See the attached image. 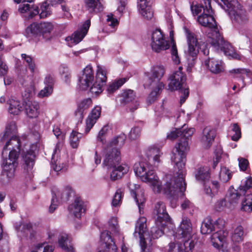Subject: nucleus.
I'll return each mask as SVG.
<instances>
[{
    "instance_id": "nucleus-55",
    "label": "nucleus",
    "mask_w": 252,
    "mask_h": 252,
    "mask_svg": "<svg viewBox=\"0 0 252 252\" xmlns=\"http://www.w3.org/2000/svg\"><path fill=\"white\" fill-rule=\"evenodd\" d=\"M40 10L41 12L39 13L40 18H45L49 16L52 13L49 4L46 2H44L41 4Z\"/></svg>"
},
{
    "instance_id": "nucleus-9",
    "label": "nucleus",
    "mask_w": 252,
    "mask_h": 252,
    "mask_svg": "<svg viewBox=\"0 0 252 252\" xmlns=\"http://www.w3.org/2000/svg\"><path fill=\"white\" fill-rule=\"evenodd\" d=\"M165 72V69L163 65L154 66L150 72L147 74L145 87H157L158 91L164 88V84L160 80Z\"/></svg>"
},
{
    "instance_id": "nucleus-54",
    "label": "nucleus",
    "mask_w": 252,
    "mask_h": 252,
    "mask_svg": "<svg viewBox=\"0 0 252 252\" xmlns=\"http://www.w3.org/2000/svg\"><path fill=\"white\" fill-rule=\"evenodd\" d=\"M16 126L14 122L10 123L6 127L5 131L2 137V139H5L9 137H11L16 133Z\"/></svg>"
},
{
    "instance_id": "nucleus-8",
    "label": "nucleus",
    "mask_w": 252,
    "mask_h": 252,
    "mask_svg": "<svg viewBox=\"0 0 252 252\" xmlns=\"http://www.w3.org/2000/svg\"><path fill=\"white\" fill-rule=\"evenodd\" d=\"M146 219L140 218L137 221L134 236L139 237L140 244L142 252H151L152 251V239L146 232Z\"/></svg>"
},
{
    "instance_id": "nucleus-14",
    "label": "nucleus",
    "mask_w": 252,
    "mask_h": 252,
    "mask_svg": "<svg viewBox=\"0 0 252 252\" xmlns=\"http://www.w3.org/2000/svg\"><path fill=\"white\" fill-rule=\"evenodd\" d=\"M72 192L71 188L68 187L63 189L53 190L52 199L49 209V212L50 213L54 212L61 202L66 201Z\"/></svg>"
},
{
    "instance_id": "nucleus-49",
    "label": "nucleus",
    "mask_w": 252,
    "mask_h": 252,
    "mask_svg": "<svg viewBox=\"0 0 252 252\" xmlns=\"http://www.w3.org/2000/svg\"><path fill=\"white\" fill-rule=\"evenodd\" d=\"M166 225L158 226L156 223V226L152 227L151 233L153 239H158L161 237L164 233Z\"/></svg>"
},
{
    "instance_id": "nucleus-59",
    "label": "nucleus",
    "mask_w": 252,
    "mask_h": 252,
    "mask_svg": "<svg viewBox=\"0 0 252 252\" xmlns=\"http://www.w3.org/2000/svg\"><path fill=\"white\" fill-rule=\"evenodd\" d=\"M141 128L139 126H134L131 129L129 133V137L132 140L138 138L141 134Z\"/></svg>"
},
{
    "instance_id": "nucleus-52",
    "label": "nucleus",
    "mask_w": 252,
    "mask_h": 252,
    "mask_svg": "<svg viewBox=\"0 0 252 252\" xmlns=\"http://www.w3.org/2000/svg\"><path fill=\"white\" fill-rule=\"evenodd\" d=\"M207 3L205 0H201L200 4H196L191 5V10L193 15H198L203 11L204 13V9L207 8Z\"/></svg>"
},
{
    "instance_id": "nucleus-48",
    "label": "nucleus",
    "mask_w": 252,
    "mask_h": 252,
    "mask_svg": "<svg viewBox=\"0 0 252 252\" xmlns=\"http://www.w3.org/2000/svg\"><path fill=\"white\" fill-rule=\"evenodd\" d=\"M126 81V79H120L110 84L107 89L108 94H112L121 87Z\"/></svg>"
},
{
    "instance_id": "nucleus-47",
    "label": "nucleus",
    "mask_w": 252,
    "mask_h": 252,
    "mask_svg": "<svg viewBox=\"0 0 252 252\" xmlns=\"http://www.w3.org/2000/svg\"><path fill=\"white\" fill-rule=\"evenodd\" d=\"M83 134L75 131H72L70 136V144L73 148H77L80 139L82 137Z\"/></svg>"
},
{
    "instance_id": "nucleus-40",
    "label": "nucleus",
    "mask_w": 252,
    "mask_h": 252,
    "mask_svg": "<svg viewBox=\"0 0 252 252\" xmlns=\"http://www.w3.org/2000/svg\"><path fill=\"white\" fill-rule=\"evenodd\" d=\"M189 238H187V240H183L181 243L178 245L177 249L179 252H192V250L194 247L196 241L191 240Z\"/></svg>"
},
{
    "instance_id": "nucleus-15",
    "label": "nucleus",
    "mask_w": 252,
    "mask_h": 252,
    "mask_svg": "<svg viewBox=\"0 0 252 252\" xmlns=\"http://www.w3.org/2000/svg\"><path fill=\"white\" fill-rule=\"evenodd\" d=\"M121 158L120 151L112 146H108L104 150L103 164L108 167L118 165Z\"/></svg>"
},
{
    "instance_id": "nucleus-63",
    "label": "nucleus",
    "mask_w": 252,
    "mask_h": 252,
    "mask_svg": "<svg viewBox=\"0 0 252 252\" xmlns=\"http://www.w3.org/2000/svg\"><path fill=\"white\" fill-rule=\"evenodd\" d=\"M226 235V233L223 234V238L221 241V244L218 245L217 246H213L214 247L216 248H219L220 246H221V248L219 250V252H229V250L227 247V244L225 242V236Z\"/></svg>"
},
{
    "instance_id": "nucleus-30",
    "label": "nucleus",
    "mask_w": 252,
    "mask_h": 252,
    "mask_svg": "<svg viewBox=\"0 0 252 252\" xmlns=\"http://www.w3.org/2000/svg\"><path fill=\"white\" fill-rule=\"evenodd\" d=\"M33 148H35L34 146H32L29 150L24 152L23 155V158L25 162L24 168L27 171H31L34 164L35 153Z\"/></svg>"
},
{
    "instance_id": "nucleus-11",
    "label": "nucleus",
    "mask_w": 252,
    "mask_h": 252,
    "mask_svg": "<svg viewBox=\"0 0 252 252\" xmlns=\"http://www.w3.org/2000/svg\"><path fill=\"white\" fill-rule=\"evenodd\" d=\"M210 43L216 50L222 51L226 56L234 59H240V55L235 52L234 47L224 39L220 33L219 36L212 37Z\"/></svg>"
},
{
    "instance_id": "nucleus-18",
    "label": "nucleus",
    "mask_w": 252,
    "mask_h": 252,
    "mask_svg": "<svg viewBox=\"0 0 252 252\" xmlns=\"http://www.w3.org/2000/svg\"><path fill=\"white\" fill-rule=\"evenodd\" d=\"M107 80L106 71L104 67L98 65L96 70L95 81L90 88L93 94H99L102 91V87Z\"/></svg>"
},
{
    "instance_id": "nucleus-16",
    "label": "nucleus",
    "mask_w": 252,
    "mask_h": 252,
    "mask_svg": "<svg viewBox=\"0 0 252 252\" xmlns=\"http://www.w3.org/2000/svg\"><path fill=\"white\" fill-rule=\"evenodd\" d=\"M252 187V178L251 177L242 180L241 185L237 190L231 192L228 197L230 203L237 202L241 196L245 195L249 189Z\"/></svg>"
},
{
    "instance_id": "nucleus-51",
    "label": "nucleus",
    "mask_w": 252,
    "mask_h": 252,
    "mask_svg": "<svg viewBox=\"0 0 252 252\" xmlns=\"http://www.w3.org/2000/svg\"><path fill=\"white\" fill-rule=\"evenodd\" d=\"M229 135L233 141H238L241 136L240 128L237 124H233L231 130L229 131Z\"/></svg>"
},
{
    "instance_id": "nucleus-28",
    "label": "nucleus",
    "mask_w": 252,
    "mask_h": 252,
    "mask_svg": "<svg viewBox=\"0 0 252 252\" xmlns=\"http://www.w3.org/2000/svg\"><path fill=\"white\" fill-rule=\"evenodd\" d=\"M101 113V107L100 106L95 107L92 110L90 115L86 120V126L85 128V134H87L95 124L96 120L99 118Z\"/></svg>"
},
{
    "instance_id": "nucleus-53",
    "label": "nucleus",
    "mask_w": 252,
    "mask_h": 252,
    "mask_svg": "<svg viewBox=\"0 0 252 252\" xmlns=\"http://www.w3.org/2000/svg\"><path fill=\"white\" fill-rule=\"evenodd\" d=\"M21 58L22 59L27 63L32 73H33L35 68V64L33 58L26 54H22Z\"/></svg>"
},
{
    "instance_id": "nucleus-31",
    "label": "nucleus",
    "mask_w": 252,
    "mask_h": 252,
    "mask_svg": "<svg viewBox=\"0 0 252 252\" xmlns=\"http://www.w3.org/2000/svg\"><path fill=\"white\" fill-rule=\"evenodd\" d=\"M192 227L190 220L184 218L181 222L178 233L183 238H189L191 237Z\"/></svg>"
},
{
    "instance_id": "nucleus-56",
    "label": "nucleus",
    "mask_w": 252,
    "mask_h": 252,
    "mask_svg": "<svg viewBox=\"0 0 252 252\" xmlns=\"http://www.w3.org/2000/svg\"><path fill=\"white\" fill-rule=\"evenodd\" d=\"M106 22L107 26L111 28L109 32H114L115 28L118 26L119 24L118 20L113 17V14H110L107 16Z\"/></svg>"
},
{
    "instance_id": "nucleus-23",
    "label": "nucleus",
    "mask_w": 252,
    "mask_h": 252,
    "mask_svg": "<svg viewBox=\"0 0 252 252\" xmlns=\"http://www.w3.org/2000/svg\"><path fill=\"white\" fill-rule=\"evenodd\" d=\"M100 242L102 252H116L117 248L113 242L110 233L108 231H105L101 233L100 235ZM99 252H102L101 251Z\"/></svg>"
},
{
    "instance_id": "nucleus-38",
    "label": "nucleus",
    "mask_w": 252,
    "mask_h": 252,
    "mask_svg": "<svg viewBox=\"0 0 252 252\" xmlns=\"http://www.w3.org/2000/svg\"><path fill=\"white\" fill-rule=\"evenodd\" d=\"M14 227L17 231L18 235L20 236H23L31 232L32 229V225L30 222L20 221L15 223Z\"/></svg>"
},
{
    "instance_id": "nucleus-45",
    "label": "nucleus",
    "mask_w": 252,
    "mask_h": 252,
    "mask_svg": "<svg viewBox=\"0 0 252 252\" xmlns=\"http://www.w3.org/2000/svg\"><path fill=\"white\" fill-rule=\"evenodd\" d=\"M219 189V182L217 181H213L211 182V187L205 186L204 190L207 194L213 197L218 193Z\"/></svg>"
},
{
    "instance_id": "nucleus-36",
    "label": "nucleus",
    "mask_w": 252,
    "mask_h": 252,
    "mask_svg": "<svg viewBox=\"0 0 252 252\" xmlns=\"http://www.w3.org/2000/svg\"><path fill=\"white\" fill-rule=\"evenodd\" d=\"M205 64L211 72L215 74L220 73L224 69L222 62L215 59H210L208 61H206Z\"/></svg>"
},
{
    "instance_id": "nucleus-26",
    "label": "nucleus",
    "mask_w": 252,
    "mask_h": 252,
    "mask_svg": "<svg viewBox=\"0 0 252 252\" xmlns=\"http://www.w3.org/2000/svg\"><path fill=\"white\" fill-rule=\"evenodd\" d=\"M25 112L30 118H36L39 114V105L37 102L28 99L25 102Z\"/></svg>"
},
{
    "instance_id": "nucleus-41",
    "label": "nucleus",
    "mask_w": 252,
    "mask_h": 252,
    "mask_svg": "<svg viewBox=\"0 0 252 252\" xmlns=\"http://www.w3.org/2000/svg\"><path fill=\"white\" fill-rule=\"evenodd\" d=\"M9 112L14 115H18L22 110L23 104L18 100L15 99L9 101Z\"/></svg>"
},
{
    "instance_id": "nucleus-39",
    "label": "nucleus",
    "mask_w": 252,
    "mask_h": 252,
    "mask_svg": "<svg viewBox=\"0 0 252 252\" xmlns=\"http://www.w3.org/2000/svg\"><path fill=\"white\" fill-rule=\"evenodd\" d=\"M58 244L60 247L66 252H74V249L70 244L68 235L67 234H61L58 238Z\"/></svg>"
},
{
    "instance_id": "nucleus-44",
    "label": "nucleus",
    "mask_w": 252,
    "mask_h": 252,
    "mask_svg": "<svg viewBox=\"0 0 252 252\" xmlns=\"http://www.w3.org/2000/svg\"><path fill=\"white\" fill-rule=\"evenodd\" d=\"M245 233L243 227L241 226H238L234 230L231 235V239L232 241L240 243L243 240Z\"/></svg>"
},
{
    "instance_id": "nucleus-35",
    "label": "nucleus",
    "mask_w": 252,
    "mask_h": 252,
    "mask_svg": "<svg viewBox=\"0 0 252 252\" xmlns=\"http://www.w3.org/2000/svg\"><path fill=\"white\" fill-rule=\"evenodd\" d=\"M139 11L145 18L149 20L153 16V12L148 4V0H138Z\"/></svg>"
},
{
    "instance_id": "nucleus-62",
    "label": "nucleus",
    "mask_w": 252,
    "mask_h": 252,
    "mask_svg": "<svg viewBox=\"0 0 252 252\" xmlns=\"http://www.w3.org/2000/svg\"><path fill=\"white\" fill-rule=\"evenodd\" d=\"M153 88H154V89L149 94L147 100L148 104H152L156 100L157 96L160 91L158 90L157 87Z\"/></svg>"
},
{
    "instance_id": "nucleus-7",
    "label": "nucleus",
    "mask_w": 252,
    "mask_h": 252,
    "mask_svg": "<svg viewBox=\"0 0 252 252\" xmlns=\"http://www.w3.org/2000/svg\"><path fill=\"white\" fill-rule=\"evenodd\" d=\"M207 3V8L204 9V13L197 17V21L202 26L208 28L211 31V35L208 36L212 38L219 36V31L213 16V11L211 6V0H205Z\"/></svg>"
},
{
    "instance_id": "nucleus-37",
    "label": "nucleus",
    "mask_w": 252,
    "mask_h": 252,
    "mask_svg": "<svg viewBox=\"0 0 252 252\" xmlns=\"http://www.w3.org/2000/svg\"><path fill=\"white\" fill-rule=\"evenodd\" d=\"M229 73L231 74L233 78L236 79L240 78L242 83L241 86V89L245 87L246 85V83L244 82L245 79L247 77H250L251 76V73L245 69H233L230 70Z\"/></svg>"
},
{
    "instance_id": "nucleus-19",
    "label": "nucleus",
    "mask_w": 252,
    "mask_h": 252,
    "mask_svg": "<svg viewBox=\"0 0 252 252\" xmlns=\"http://www.w3.org/2000/svg\"><path fill=\"white\" fill-rule=\"evenodd\" d=\"M94 81V72L93 67L89 64L83 70L82 75L79 78L78 85L82 90H86L93 85V82Z\"/></svg>"
},
{
    "instance_id": "nucleus-64",
    "label": "nucleus",
    "mask_w": 252,
    "mask_h": 252,
    "mask_svg": "<svg viewBox=\"0 0 252 252\" xmlns=\"http://www.w3.org/2000/svg\"><path fill=\"white\" fill-rule=\"evenodd\" d=\"M121 190L119 189L116 191L114 196L112 202V205L114 207H117L119 205L121 202Z\"/></svg>"
},
{
    "instance_id": "nucleus-2",
    "label": "nucleus",
    "mask_w": 252,
    "mask_h": 252,
    "mask_svg": "<svg viewBox=\"0 0 252 252\" xmlns=\"http://www.w3.org/2000/svg\"><path fill=\"white\" fill-rule=\"evenodd\" d=\"M20 151V138L14 135L7 141L1 153V165L2 173L3 175L6 177V180L2 181L3 184H8L13 180L18 165V159Z\"/></svg>"
},
{
    "instance_id": "nucleus-43",
    "label": "nucleus",
    "mask_w": 252,
    "mask_h": 252,
    "mask_svg": "<svg viewBox=\"0 0 252 252\" xmlns=\"http://www.w3.org/2000/svg\"><path fill=\"white\" fill-rule=\"evenodd\" d=\"M121 102L124 104H129L136 99L135 94L132 90H128L124 91L122 94Z\"/></svg>"
},
{
    "instance_id": "nucleus-58",
    "label": "nucleus",
    "mask_w": 252,
    "mask_h": 252,
    "mask_svg": "<svg viewBox=\"0 0 252 252\" xmlns=\"http://www.w3.org/2000/svg\"><path fill=\"white\" fill-rule=\"evenodd\" d=\"M108 223L109 229L111 230V231L113 232L114 234L119 233V228L118 224L117 219L116 218L113 217L110 219Z\"/></svg>"
},
{
    "instance_id": "nucleus-24",
    "label": "nucleus",
    "mask_w": 252,
    "mask_h": 252,
    "mask_svg": "<svg viewBox=\"0 0 252 252\" xmlns=\"http://www.w3.org/2000/svg\"><path fill=\"white\" fill-rule=\"evenodd\" d=\"M18 11L22 16L26 19H32L39 14L38 6L34 5H30L28 3L20 5Z\"/></svg>"
},
{
    "instance_id": "nucleus-32",
    "label": "nucleus",
    "mask_w": 252,
    "mask_h": 252,
    "mask_svg": "<svg viewBox=\"0 0 252 252\" xmlns=\"http://www.w3.org/2000/svg\"><path fill=\"white\" fill-rule=\"evenodd\" d=\"M146 154L149 159L152 158L154 166H158L161 161L162 152L161 150L155 146L149 147L147 151Z\"/></svg>"
},
{
    "instance_id": "nucleus-46",
    "label": "nucleus",
    "mask_w": 252,
    "mask_h": 252,
    "mask_svg": "<svg viewBox=\"0 0 252 252\" xmlns=\"http://www.w3.org/2000/svg\"><path fill=\"white\" fill-rule=\"evenodd\" d=\"M241 209L246 212L252 211V194H248L244 197L241 203Z\"/></svg>"
},
{
    "instance_id": "nucleus-61",
    "label": "nucleus",
    "mask_w": 252,
    "mask_h": 252,
    "mask_svg": "<svg viewBox=\"0 0 252 252\" xmlns=\"http://www.w3.org/2000/svg\"><path fill=\"white\" fill-rule=\"evenodd\" d=\"M171 53L172 60L173 62L175 63H179L180 62V58L178 56L177 47L176 46L175 43L174 42H173L172 43V45L171 49Z\"/></svg>"
},
{
    "instance_id": "nucleus-50",
    "label": "nucleus",
    "mask_w": 252,
    "mask_h": 252,
    "mask_svg": "<svg viewBox=\"0 0 252 252\" xmlns=\"http://www.w3.org/2000/svg\"><path fill=\"white\" fill-rule=\"evenodd\" d=\"M232 177V172L226 167H222L219 174L220 181L223 183L228 182Z\"/></svg>"
},
{
    "instance_id": "nucleus-10",
    "label": "nucleus",
    "mask_w": 252,
    "mask_h": 252,
    "mask_svg": "<svg viewBox=\"0 0 252 252\" xmlns=\"http://www.w3.org/2000/svg\"><path fill=\"white\" fill-rule=\"evenodd\" d=\"M54 29V26L51 22H43L39 23L34 22L29 25L26 29L25 34L28 37L42 36L44 37L50 34Z\"/></svg>"
},
{
    "instance_id": "nucleus-57",
    "label": "nucleus",
    "mask_w": 252,
    "mask_h": 252,
    "mask_svg": "<svg viewBox=\"0 0 252 252\" xmlns=\"http://www.w3.org/2000/svg\"><path fill=\"white\" fill-rule=\"evenodd\" d=\"M35 249L39 252H53L54 248L46 243H40L36 245Z\"/></svg>"
},
{
    "instance_id": "nucleus-42",
    "label": "nucleus",
    "mask_w": 252,
    "mask_h": 252,
    "mask_svg": "<svg viewBox=\"0 0 252 252\" xmlns=\"http://www.w3.org/2000/svg\"><path fill=\"white\" fill-rule=\"evenodd\" d=\"M195 176L196 179L199 181L204 182L208 180L210 177L209 168L207 166L199 168Z\"/></svg>"
},
{
    "instance_id": "nucleus-29",
    "label": "nucleus",
    "mask_w": 252,
    "mask_h": 252,
    "mask_svg": "<svg viewBox=\"0 0 252 252\" xmlns=\"http://www.w3.org/2000/svg\"><path fill=\"white\" fill-rule=\"evenodd\" d=\"M216 136V132L214 129L209 127H205L203 130L201 142L206 148H209L212 145Z\"/></svg>"
},
{
    "instance_id": "nucleus-21",
    "label": "nucleus",
    "mask_w": 252,
    "mask_h": 252,
    "mask_svg": "<svg viewBox=\"0 0 252 252\" xmlns=\"http://www.w3.org/2000/svg\"><path fill=\"white\" fill-rule=\"evenodd\" d=\"M155 213L157 216L156 223L158 226L166 225L170 218L166 210L165 204L162 202H158L155 208Z\"/></svg>"
},
{
    "instance_id": "nucleus-5",
    "label": "nucleus",
    "mask_w": 252,
    "mask_h": 252,
    "mask_svg": "<svg viewBox=\"0 0 252 252\" xmlns=\"http://www.w3.org/2000/svg\"><path fill=\"white\" fill-rule=\"evenodd\" d=\"M133 170L141 181L149 184L155 192L159 193L161 190L160 182L154 171L150 170L147 163L143 161L135 163Z\"/></svg>"
},
{
    "instance_id": "nucleus-22",
    "label": "nucleus",
    "mask_w": 252,
    "mask_h": 252,
    "mask_svg": "<svg viewBox=\"0 0 252 252\" xmlns=\"http://www.w3.org/2000/svg\"><path fill=\"white\" fill-rule=\"evenodd\" d=\"M183 68L180 66L178 70L175 71L170 77V82L168 85L171 91L180 89L186 81V76L182 71Z\"/></svg>"
},
{
    "instance_id": "nucleus-20",
    "label": "nucleus",
    "mask_w": 252,
    "mask_h": 252,
    "mask_svg": "<svg viewBox=\"0 0 252 252\" xmlns=\"http://www.w3.org/2000/svg\"><path fill=\"white\" fill-rule=\"evenodd\" d=\"M127 187L138 206L139 213L141 214L145 202V198L140 189L139 185L132 182H129Z\"/></svg>"
},
{
    "instance_id": "nucleus-34",
    "label": "nucleus",
    "mask_w": 252,
    "mask_h": 252,
    "mask_svg": "<svg viewBox=\"0 0 252 252\" xmlns=\"http://www.w3.org/2000/svg\"><path fill=\"white\" fill-rule=\"evenodd\" d=\"M109 167L113 168L110 174V179L113 181L121 178L129 170V167L126 164L116 165L115 166Z\"/></svg>"
},
{
    "instance_id": "nucleus-33",
    "label": "nucleus",
    "mask_w": 252,
    "mask_h": 252,
    "mask_svg": "<svg viewBox=\"0 0 252 252\" xmlns=\"http://www.w3.org/2000/svg\"><path fill=\"white\" fill-rule=\"evenodd\" d=\"M86 10L92 14H96L102 11L103 5L100 0H84Z\"/></svg>"
},
{
    "instance_id": "nucleus-3",
    "label": "nucleus",
    "mask_w": 252,
    "mask_h": 252,
    "mask_svg": "<svg viewBox=\"0 0 252 252\" xmlns=\"http://www.w3.org/2000/svg\"><path fill=\"white\" fill-rule=\"evenodd\" d=\"M218 1L219 0H217ZM219 4L225 11H227L229 17L236 27L247 24L249 22L247 12L236 0H220Z\"/></svg>"
},
{
    "instance_id": "nucleus-25",
    "label": "nucleus",
    "mask_w": 252,
    "mask_h": 252,
    "mask_svg": "<svg viewBox=\"0 0 252 252\" xmlns=\"http://www.w3.org/2000/svg\"><path fill=\"white\" fill-rule=\"evenodd\" d=\"M92 104V100L88 98L83 100L77 106V108L75 111V116L78 121L82 122L84 115L86 114L87 110Z\"/></svg>"
},
{
    "instance_id": "nucleus-12",
    "label": "nucleus",
    "mask_w": 252,
    "mask_h": 252,
    "mask_svg": "<svg viewBox=\"0 0 252 252\" xmlns=\"http://www.w3.org/2000/svg\"><path fill=\"white\" fill-rule=\"evenodd\" d=\"M186 126L184 125L182 128H176L174 130L171 131L169 134L167 136V138L170 140H174L177 137L181 136V139L178 143V145L173 150L172 155H173L174 151L179 147V145H183L185 142L187 144L188 149L186 151L185 153V160H186V155L187 153L189 150V146L188 144V140L189 137L191 136L194 133L195 129L193 128H190L188 129H186L185 127Z\"/></svg>"
},
{
    "instance_id": "nucleus-4",
    "label": "nucleus",
    "mask_w": 252,
    "mask_h": 252,
    "mask_svg": "<svg viewBox=\"0 0 252 252\" xmlns=\"http://www.w3.org/2000/svg\"><path fill=\"white\" fill-rule=\"evenodd\" d=\"M224 221L218 219L214 220L210 217L206 218L201 225L200 231L203 234H209L215 231L211 237V241L213 246H217L221 244L223 238V234L226 233L223 230Z\"/></svg>"
},
{
    "instance_id": "nucleus-27",
    "label": "nucleus",
    "mask_w": 252,
    "mask_h": 252,
    "mask_svg": "<svg viewBox=\"0 0 252 252\" xmlns=\"http://www.w3.org/2000/svg\"><path fill=\"white\" fill-rule=\"evenodd\" d=\"M68 211L76 218H81L82 214L85 211L83 201L80 198H76L74 202L69 206Z\"/></svg>"
},
{
    "instance_id": "nucleus-60",
    "label": "nucleus",
    "mask_w": 252,
    "mask_h": 252,
    "mask_svg": "<svg viewBox=\"0 0 252 252\" xmlns=\"http://www.w3.org/2000/svg\"><path fill=\"white\" fill-rule=\"evenodd\" d=\"M126 137L124 134H122L115 138L111 142L109 146H121L124 145Z\"/></svg>"
},
{
    "instance_id": "nucleus-1",
    "label": "nucleus",
    "mask_w": 252,
    "mask_h": 252,
    "mask_svg": "<svg viewBox=\"0 0 252 252\" xmlns=\"http://www.w3.org/2000/svg\"><path fill=\"white\" fill-rule=\"evenodd\" d=\"M188 149L187 144H181L174 151L171 160L174 164L175 175L173 177L167 176L163 186L160 184L161 190L169 197H182L186 189L185 181L186 171L185 169V153Z\"/></svg>"
},
{
    "instance_id": "nucleus-17",
    "label": "nucleus",
    "mask_w": 252,
    "mask_h": 252,
    "mask_svg": "<svg viewBox=\"0 0 252 252\" xmlns=\"http://www.w3.org/2000/svg\"><path fill=\"white\" fill-rule=\"evenodd\" d=\"M91 25L90 20H86L82 26L71 36L66 37L65 40L68 46L71 47L79 43L87 34Z\"/></svg>"
},
{
    "instance_id": "nucleus-6",
    "label": "nucleus",
    "mask_w": 252,
    "mask_h": 252,
    "mask_svg": "<svg viewBox=\"0 0 252 252\" xmlns=\"http://www.w3.org/2000/svg\"><path fill=\"white\" fill-rule=\"evenodd\" d=\"M184 30L188 44V49L186 53L188 56V64L190 67H192L194 64V61L198 54L199 48L201 49V52L205 56L209 55V51L206 46H205L204 48L200 47L195 33L187 28H185Z\"/></svg>"
},
{
    "instance_id": "nucleus-13",
    "label": "nucleus",
    "mask_w": 252,
    "mask_h": 252,
    "mask_svg": "<svg viewBox=\"0 0 252 252\" xmlns=\"http://www.w3.org/2000/svg\"><path fill=\"white\" fill-rule=\"evenodd\" d=\"M151 46L154 51L159 53L169 49L170 44L161 31L157 29L152 32Z\"/></svg>"
}]
</instances>
